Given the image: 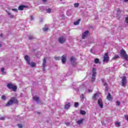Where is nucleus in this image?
Wrapping results in <instances>:
<instances>
[{
    "label": "nucleus",
    "instance_id": "nucleus-35",
    "mask_svg": "<svg viewBox=\"0 0 128 128\" xmlns=\"http://www.w3.org/2000/svg\"><path fill=\"white\" fill-rule=\"evenodd\" d=\"M12 11H15L16 12H18V9L17 8H12Z\"/></svg>",
    "mask_w": 128,
    "mask_h": 128
},
{
    "label": "nucleus",
    "instance_id": "nucleus-21",
    "mask_svg": "<svg viewBox=\"0 0 128 128\" xmlns=\"http://www.w3.org/2000/svg\"><path fill=\"white\" fill-rule=\"evenodd\" d=\"M80 114L84 116L85 114H86V112L84 110H80Z\"/></svg>",
    "mask_w": 128,
    "mask_h": 128
},
{
    "label": "nucleus",
    "instance_id": "nucleus-14",
    "mask_svg": "<svg viewBox=\"0 0 128 128\" xmlns=\"http://www.w3.org/2000/svg\"><path fill=\"white\" fill-rule=\"evenodd\" d=\"M120 58V56L118 54H115L112 60H118Z\"/></svg>",
    "mask_w": 128,
    "mask_h": 128
},
{
    "label": "nucleus",
    "instance_id": "nucleus-49",
    "mask_svg": "<svg viewBox=\"0 0 128 128\" xmlns=\"http://www.w3.org/2000/svg\"><path fill=\"white\" fill-rule=\"evenodd\" d=\"M88 92H90V90H89Z\"/></svg>",
    "mask_w": 128,
    "mask_h": 128
},
{
    "label": "nucleus",
    "instance_id": "nucleus-19",
    "mask_svg": "<svg viewBox=\"0 0 128 128\" xmlns=\"http://www.w3.org/2000/svg\"><path fill=\"white\" fill-rule=\"evenodd\" d=\"M102 84H104V86L107 87L108 86V84L107 82H105L104 79L102 78Z\"/></svg>",
    "mask_w": 128,
    "mask_h": 128
},
{
    "label": "nucleus",
    "instance_id": "nucleus-39",
    "mask_svg": "<svg viewBox=\"0 0 128 128\" xmlns=\"http://www.w3.org/2000/svg\"><path fill=\"white\" fill-rule=\"evenodd\" d=\"M116 104H117V106H120V101H117V102H116Z\"/></svg>",
    "mask_w": 128,
    "mask_h": 128
},
{
    "label": "nucleus",
    "instance_id": "nucleus-17",
    "mask_svg": "<svg viewBox=\"0 0 128 128\" xmlns=\"http://www.w3.org/2000/svg\"><path fill=\"white\" fill-rule=\"evenodd\" d=\"M26 6H20L19 7H18V10L22 11L23 10L24 8H26Z\"/></svg>",
    "mask_w": 128,
    "mask_h": 128
},
{
    "label": "nucleus",
    "instance_id": "nucleus-9",
    "mask_svg": "<svg viewBox=\"0 0 128 128\" xmlns=\"http://www.w3.org/2000/svg\"><path fill=\"white\" fill-rule=\"evenodd\" d=\"M66 39L64 36H60L58 38V42L60 44H64L66 42Z\"/></svg>",
    "mask_w": 128,
    "mask_h": 128
},
{
    "label": "nucleus",
    "instance_id": "nucleus-8",
    "mask_svg": "<svg viewBox=\"0 0 128 128\" xmlns=\"http://www.w3.org/2000/svg\"><path fill=\"white\" fill-rule=\"evenodd\" d=\"M122 86H126V76H123L122 78Z\"/></svg>",
    "mask_w": 128,
    "mask_h": 128
},
{
    "label": "nucleus",
    "instance_id": "nucleus-4",
    "mask_svg": "<svg viewBox=\"0 0 128 128\" xmlns=\"http://www.w3.org/2000/svg\"><path fill=\"white\" fill-rule=\"evenodd\" d=\"M7 88H8L10 90H12L14 92H16L17 90V86H14L13 84L12 83H8L7 84Z\"/></svg>",
    "mask_w": 128,
    "mask_h": 128
},
{
    "label": "nucleus",
    "instance_id": "nucleus-20",
    "mask_svg": "<svg viewBox=\"0 0 128 128\" xmlns=\"http://www.w3.org/2000/svg\"><path fill=\"white\" fill-rule=\"evenodd\" d=\"M80 20H81L79 19V20H78V21H76V22H74V25H76V26L78 25Z\"/></svg>",
    "mask_w": 128,
    "mask_h": 128
},
{
    "label": "nucleus",
    "instance_id": "nucleus-31",
    "mask_svg": "<svg viewBox=\"0 0 128 128\" xmlns=\"http://www.w3.org/2000/svg\"><path fill=\"white\" fill-rule=\"evenodd\" d=\"M78 104H79L78 102H75L74 106L75 108H78Z\"/></svg>",
    "mask_w": 128,
    "mask_h": 128
},
{
    "label": "nucleus",
    "instance_id": "nucleus-15",
    "mask_svg": "<svg viewBox=\"0 0 128 128\" xmlns=\"http://www.w3.org/2000/svg\"><path fill=\"white\" fill-rule=\"evenodd\" d=\"M107 99L108 100H110L112 99V98L111 94L110 92L108 93V95L107 96Z\"/></svg>",
    "mask_w": 128,
    "mask_h": 128
},
{
    "label": "nucleus",
    "instance_id": "nucleus-3",
    "mask_svg": "<svg viewBox=\"0 0 128 128\" xmlns=\"http://www.w3.org/2000/svg\"><path fill=\"white\" fill-rule=\"evenodd\" d=\"M24 60L26 61L27 64L31 66L32 68H34L36 66V63L32 62H30V58L28 57V55H25Z\"/></svg>",
    "mask_w": 128,
    "mask_h": 128
},
{
    "label": "nucleus",
    "instance_id": "nucleus-6",
    "mask_svg": "<svg viewBox=\"0 0 128 128\" xmlns=\"http://www.w3.org/2000/svg\"><path fill=\"white\" fill-rule=\"evenodd\" d=\"M96 69L94 68H92V82H94L96 80Z\"/></svg>",
    "mask_w": 128,
    "mask_h": 128
},
{
    "label": "nucleus",
    "instance_id": "nucleus-37",
    "mask_svg": "<svg viewBox=\"0 0 128 128\" xmlns=\"http://www.w3.org/2000/svg\"><path fill=\"white\" fill-rule=\"evenodd\" d=\"M125 22H126V24H128V16H127V18H126L125 20Z\"/></svg>",
    "mask_w": 128,
    "mask_h": 128
},
{
    "label": "nucleus",
    "instance_id": "nucleus-45",
    "mask_svg": "<svg viewBox=\"0 0 128 128\" xmlns=\"http://www.w3.org/2000/svg\"><path fill=\"white\" fill-rule=\"evenodd\" d=\"M2 36H3L2 34H0V36L1 38H2Z\"/></svg>",
    "mask_w": 128,
    "mask_h": 128
},
{
    "label": "nucleus",
    "instance_id": "nucleus-18",
    "mask_svg": "<svg viewBox=\"0 0 128 128\" xmlns=\"http://www.w3.org/2000/svg\"><path fill=\"white\" fill-rule=\"evenodd\" d=\"M33 100L36 102H40V97L34 96H33Z\"/></svg>",
    "mask_w": 128,
    "mask_h": 128
},
{
    "label": "nucleus",
    "instance_id": "nucleus-50",
    "mask_svg": "<svg viewBox=\"0 0 128 128\" xmlns=\"http://www.w3.org/2000/svg\"><path fill=\"white\" fill-rule=\"evenodd\" d=\"M60 1H62V0H60Z\"/></svg>",
    "mask_w": 128,
    "mask_h": 128
},
{
    "label": "nucleus",
    "instance_id": "nucleus-2",
    "mask_svg": "<svg viewBox=\"0 0 128 128\" xmlns=\"http://www.w3.org/2000/svg\"><path fill=\"white\" fill-rule=\"evenodd\" d=\"M120 55L121 58H124L125 60L128 61V55L124 49L120 50Z\"/></svg>",
    "mask_w": 128,
    "mask_h": 128
},
{
    "label": "nucleus",
    "instance_id": "nucleus-46",
    "mask_svg": "<svg viewBox=\"0 0 128 128\" xmlns=\"http://www.w3.org/2000/svg\"><path fill=\"white\" fill-rule=\"evenodd\" d=\"M108 88H106V92H108Z\"/></svg>",
    "mask_w": 128,
    "mask_h": 128
},
{
    "label": "nucleus",
    "instance_id": "nucleus-29",
    "mask_svg": "<svg viewBox=\"0 0 128 128\" xmlns=\"http://www.w3.org/2000/svg\"><path fill=\"white\" fill-rule=\"evenodd\" d=\"M79 5H80V4H79V3H75V4H74V6L75 8H78V7L79 6Z\"/></svg>",
    "mask_w": 128,
    "mask_h": 128
},
{
    "label": "nucleus",
    "instance_id": "nucleus-5",
    "mask_svg": "<svg viewBox=\"0 0 128 128\" xmlns=\"http://www.w3.org/2000/svg\"><path fill=\"white\" fill-rule=\"evenodd\" d=\"M109 56H108V52H106L104 56V60L102 62H109Z\"/></svg>",
    "mask_w": 128,
    "mask_h": 128
},
{
    "label": "nucleus",
    "instance_id": "nucleus-23",
    "mask_svg": "<svg viewBox=\"0 0 128 128\" xmlns=\"http://www.w3.org/2000/svg\"><path fill=\"white\" fill-rule=\"evenodd\" d=\"M98 96V94H94V95H93V96H92V100H96V97Z\"/></svg>",
    "mask_w": 128,
    "mask_h": 128
},
{
    "label": "nucleus",
    "instance_id": "nucleus-44",
    "mask_svg": "<svg viewBox=\"0 0 128 128\" xmlns=\"http://www.w3.org/2000/svg\"><path fill=\"white\" fill-rule=\"evenodd\" d=\"M42 2H46L47 0H42Z\"/></svg>",
    "mask_w": 128,
    "mask_h": 128
},
{
    "label": "nucleus",
    "instance_id": "nucleus-22",
    "mask_svg": "<svg viewBox=\"0 0 128 128\" xmlns=\"http://www.w3.org/2000/svg\"><path fill=\"white\" fill-rule=\"evenodd\" d=\"M46 12H47V13L50 14L52 9L50 8H46Z\"/></svg>",
    "mask_w": 128,
    "mask_h": 128
},
{
    "label": "nucleus",
    "instance_id": "nucleus-38",
    "mask_svg": "<svg viewBox=\"0 0 128 128\" xmlns=\"http://www.w3.org/2000/svg\"><path fill=\"white\" fill-rule=\"evenodd\" d=\"M48 30V28H44V32H47Z\"/></svg>",
    "mask_w": 128,
    "mask_h": 128
},
{
    "label": "nucleus",
    "instance_id": "nucleus-1",
    "mask_svg": "<svg viewBox=\"0 0 128 128\" xmlns=\"http://www.w3.org/2000/svg\"><path fill=\"white\" fill-rule=\"evenodd\" d=\"M14 104H18V100L16 98V97H12L10 100L7 102V104L5 105L6 106H11Z\"/></svg>",
    "mask_w": 128,
    "mask_h": 128
},
{
    "label": "nucleus",
    "instance_id": "nucleus-41",
    "mask_svg": "<svg viewBox=\"0 0 128 128\" xmlns=\"http://www.w3.org/2000/svg\"><path fill=\"white\" fill-rule=\"evenodd\" d=\"M80 98H81L82 99H84V94H82V95H81V96H80Z\"/></svg>",
    "mask_w": 128,
    "mask_h": 128
},
{
    "label": "nucleus",
    "instance_id": "nucleus-13",
    "mask_svg": "<svg viewBox=\"0 0 128 128\" xmlns=\"http://www.w3.org/2000/svg\"><path fill=\"white\" fill-rule=\"evenodd\" d=\"M84 120V118H82L81 120H78V121H76V123H77V124L78 125H81L82 124H83Z\"/></svg>",
    "mask_w": 128,
    "mask_h": 128
},
{
    "label": "nucleus",
    "instance_id": "nucleus-34",
    "mask_svg": "<svg viewBox=\"0 0 128 128\" xmlns=\"http://www.w3.org/2000/svg\"><path fill=\"white\" fill-rule=\"evenodd\" d=\"M28 38L30 40H32V39H34V37H32V36H28Z\"/></svg>",
    "mask_w": 128,
    "mask_h": 128
},
{
    "label": "nucleus",
    "instance_id": "nucleus-36",
    "mask_svg": "<svg viewBox=\"0 0 128 128\" xmlns=\"http://www.w3.org/2000/svg\"><path fill=\"white\" fill-rule=\"evenodd\" d=\"M124 118H125V119L127 121H128V115H125Z\"/></svg>",
    "mask_w": 128,
    "mask_h": 128
},
{
    "label": "nucleus",
    "instance_id": "nucleus-27",
    "mask_svg": "<svg viewBox=\"0 0 128 128\" xmlns=\"http://www.w3.org/2000/svg\"><path fill=\"white\" fill-rule=\"evenodd\" d=\"M8 16H10V18H14V16L10 12H8Z\"/></svg>",
    "mask_w": 128,
    "mask_h": 128
},
{
    "label": "nucleus",
    "instance_id": "nucleus-28",
    "mask_svg": "<svg viewBox=\"0 0 128 128\" xmlns=\"http://www.w3.org/2000/svg\"><path fill=\"white\" fill-rule=\"evenodd\" d=\"M1 98L3 100H6V96L4 95H2V96L1 97Z\"/></svg>",
    "mask_w": 128,
    "mask_h": 128
},
{
    "label": "nucleus",
    "instance_id": "nucleus-11",
    "mask_svg": "<svg viewBox=\"0 0 128 128\" xmlns=\"http://www.w3.org/2000/svg\"><path fill=\"white\" fill-rule=\"evenodd\" d=\"M88 34H89V32L88 30H86L83 33V34H82V39H84L85 38H86L88 36Z\"/></svg>",
    "mask_w": 128,
    "mask_h": 128
},
{
    "label": "nucleus",
    "instance_id": "nucleus-7",
    "mask_svg": "<svg viewBox=\"0 0 128 128\" xmlns=\"http://www.w3.org/2000/svg\"><path fill=\"white\" fill-rule=\"evenodd\" d=\"M46 58H45L42 60V66L44 67V68H42V70H44V71L46 70L45 68H46Z\"/></svg>",
    "mask_w": 128,
    "mask_h": 128
},
{
    "label": "nucleus",
    "instance_id": "nucleus-25",
    "mask_svg": "<svg viewBox=\"0 0 128 128\" xmlns=\"http://www.w3.org/2000/svg\"><path fill=\"white\" fill-rule=\"evenodd\" d=\"M75 58L74 56L70 57V62H75Z\"/></svg>",
    "mask_w": 128,
    "mask_h": 128
},
{
    "label": "nucleus",
    "instance_id": "nucleus-10",
    "mask_svg": "<svg viewBox=\"0 0 128 128\" xmlns=\"http://www.w3.org/2000/svg\"><path fill=\"white\" fill-rule=\"evenodd\" d=\"M98 106H100V108H104V105H103V100H102V98H100L98 100Z\"/></svg>",
    "mask_w": 128,
    "mask_h": 128
},
{
    "label": "nucleus",
    "instance_id": "nucleus-42",
    "mask_svg": "<svg viewBox=\"0 0 128 128\" xmlns=\"http://www.w3.org/2000/svg\"><path fill=\"white\" fill-rule=\"evenodd\" d=\"M30 19H31V20H34V16H31Z\"/></svg>",
    "mask_w": 128,
    "mask_h": 128
},
{
    "label": "nucleus",
    "instance_id": "nucleus-48",
    "mask_svg": "<svg viewBox=\"0 0 128 128\" xmlns=\"http://www.w3.org/2000/svg\"><path fill=\"white\" fill-rule=\"evenodd\" d=\"M2 47V44H0V48Z\"/></svg>",
    "mask_w": 128,
    "mask_h": 128
},
{
    "label": "nucleus",
    "instance_id": "nucleus-40",
    "mask_svg": "<svg viewBox=\"0 0 128 128\" xmlns=\"http://www.w3.org/2000/svg\"><path fill=\"white\" fill-rule=\"evenodd\" d=\"M65 124L67 126H69L70 125V122H66Z\"/></svg>",
    "mask_w": 128,
    "mask_h": 128
},
{
    "label": "nucleus",
    "instance_id": "nucleus-12",
    "mask_svg": "<svg viewBox=\"0 0 128 128\" xmlns=\"http://www.w3.org/2000/svg\"><path fill=\"white\" fill-rule=\"evenodd\" d=\"M66 55H62V58H61V60H62V64H65L66 61Z\"/></svg>",
    "mask_w": 128,
    "mask_h": 128
},
{
    "label": "nucleus",
    "instance_id": "nucleus-32",
    "mask_svg": "<svg viewBox=\"0 0 128 128\" xmlns=\"http://www.w3.org/2000/svg\"><path fill=\"white\" fill-rule=\"evenodd\" d=\"M6 119V117L2 116L0 118V120H4Z\"/></svg>",
    "mask_w": 128,
    "mask_h": 128
},
{
    "label": "nucleus",
    "instance_id": "nucleus-24",
    "mask_svg": "<svg viewBox=\"0 0 128 128\" xmlns=\"http://www.w3.org/2000/svg\"><path fill=\"white\" fill-rule=\"evenodd\" d=\"M100 62V60H98V58H96L94 59V63L96 64H98Z\"/></svg>",
    "mask_w": 128,
    "mask_h": 128
},
{
    "label": "nucleus",
    "instance_id": "nucleus-26",
    "mask_svg": "<svg viewBox=\"0 0 128 128\" xmlns=\"http://www.w3.org/2000/svg\"><path fill=\"white\" fill-rule=\"evenodd\" d=\"M4 68H1V72H2V74L4 75L6 74V72H4Z\"/></svg>",
    "mask_w": 128,
    "mask_h": 128
},
{
    "label": "nucleus",
    "instance_id": "nucleus-47",
    "mask_svg": "<svg viewBox=\"0 0 128 128\" xmlns=\"http://www.w3.org/2000/svg\"><path fill=\"white\" fill-rule=\"evenodd\" d=\"M124 1L125 2H128V0H124Z\"/></svg>",
    "mask_w": 128,
    "mask_h": 128
},
{
    "label": "nucleus",
    "instance_id": "nucleus-30",
    "mask_svg": "<svg viewBox=\"0 0 128 128\" xmlns=\"http://www.w3.org/2000/svg\"><path fill=\"white\" fill-rule=\"evenodd\" d=\"M115 125L116 126H120V122H115Z\"/></svg>",
    "mask_w": 128,
    "mask_h": 128
},
{
    "label": "nucleus",
    "instance_id": "nucleus-43",
    "mask_svg": "<svg viewBox=\"0 0 128 128\" xmlns=\"http://www.w3.org/2000/svg\"><path fill=\"white\" fill-rule=\"evenodd\" d=\"M55 59L56 60H58L60 59L59 57H55Z\"/></svg>",
    "mask_w": 128,
    "mask_h": 128
},
{
    "label": "nucleus",
    "instance_id": "nucleus-33",
    "mask_svg": "<svg viewBox=\"0 0 128 128\" xmlns=\"http://www.w3.org/2000/svg\"><path fill=\"white\" fill-rule=\"evenodd\" d=\"M18 126L19 128H22V124H18Z\"/></svg>",
    "mask_w": 128,
    "mask_h": 128
},
{
    "label": "nucleus",
    "instance_id": "nucleus-16",
    "mask_svg": "<svg viewBox=\"0 0 128 128\" xmlns=\"http://www.w3.org/2000/svg\"><path fill=\"white\" fill-rule=\"evenodd\" d=\"M70 106H71V105L70 104V103L66 104L64 106V109L68 110V108H70Z\"/></svg>",
    "mask_w": 128,
    "mask_h": 128
}]
</instances>
